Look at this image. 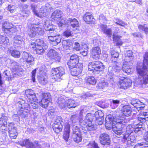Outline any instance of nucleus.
Wrapping results in <instances>:
<instances>
[{
    "label": "nucleus",
    "mask_w": 148,
    "mask_h": 148,
    "mask_svg": "<svg viewBox=\"0 0 148 148\" xmlns=\"http://www.w3.org/2000/svg\"><path fill=\"white\" fill-rule=\"evenodd\" d=\"M111 116V115H108L106 118L105 125L106 129L108 130H110L112 128L113 129V127L114 126V122L115 123L116 121V120H113Z\"/></svg>",
    "instance_id": "18"
},
{
    "label": "nucleus",
    "mask_w": 148,
    "mask_h": 148,
    "mask_svg": "<svg viewBox=\"0 0 148 148\" xmlns=\"http://www.w3.org/2000/svg\"><path fill=\"white\" fill-rule=\"evenodd\" d=\"M121 69V68L116 65H114L112 67L110 66L108 68V71L111 70V73L114 74V72H116L119 71Z\"/></svg>",
    "instance_id": "45"
},
{
    "label": "nucleus",
    "mask_w": 148,
    "mask_h": 148,
    "mask_svg": "<svg viewBox=\"0 0 148 148\" xmlns=\"http://www.w3.org/2000/svg\"><path fill=\"white\" fill-rule=\"evenodd\" d=\"M62 43L63 48L66 50L69 49L70 48V47L72 44V42L70 41L65 40H63L62 42Z\"/></svg>",
    "instance_id": "40"
},
{
    "label": "nucleus",
    "mask_w": 148,
    "mask_h": 148,
    "mask_svg": "<svg viewBox=\"0 0 148 148\" xmlns=\"http://www.w3.org/2000/svg\"><path fill=\"white\" fill-rule=\"evenodd\" d=\"M82 134H73L72 137L74 141L76 143L80 142L82 139Z\"/></svg>",
    "instance_id": "41"
},
{
    "label": "nucleus",
    "mask_w": 148,
    "mask_h": 148,
    "mask_svg": "<svg viewBox=\"0 0 148 148\" xmlns=\"http://www.w3.org/2000/svg\"><path fill=\"white\" fill-rule=\"evenodd\" d=\"M131 104L136 108H141L144 107L143 103L138 100L132 101L131 102Z\"/></svg>",
    "instance_id": "30"
},
{
    "label": "nucleus",
    "mask_w": 148,
    "mask_h": 148,
    "mask_svg": "<svg viewBox=\"0 0 148 148\" xmlns=\"http://www.w3.org/2000/svg\"><path fill=\"white\" fill-rule=\"evenodd\" d=\"M70 125L69 124H67L65 125L64 127V132H70Z\"/></svg>",
    "instance_id": "64"
},
{
    "label": "nucleus",
    "mask_w": 148,
    "mask_h": 148,
    "mask_svg": "<svg viewBox=\"0 0 148 148\" xmlns=\"http://www.w3.org/2000/svg\"><path fill=\"white\" fill-rule=\"evenodd\" d=\"M22 58L24 61L30 64L34 60L33 56L26 52L23 53Z\"/></svg>",
    "instance_id": "20"
},
{
    "label": "nucleus",
    "mask_w": 148,
    "mask_h": 148,
    "mask_svg": "<svg viewBox=\"0 0 148 148\" xmlns=\"http://www.w3.org/2000/svg\"><path fill=\"white\" fill-rule=\"evenodd\" d=\"M6 8L11 13H13L15 11V7L12 5H9Z\"/></svg>",
    "instance_id": "54"
},
{
    "label": "nucleus",
    "mask_w": 148,
    "mask_h": 148,
    "mask_svg": "<svg viewBox=\"0 0 148 148\" xmlns=\"http://www.w3.org/2000/svg\"><path fill=\"white\" fill-rule=\"evenodd\" d=\"M66 107L69 108H75L76 106H78V104L76 103L74 100L71 99H66Z\"/></svg>",
    "instance_id": "28"
},
{
    "label": "nucleus",
    "mask_w": 148,
    "mask_h": 148,
    "mask_svg": "<svg viewBox=\"0 0 148 148\" xmlns=\"http://www.w3.org/2000/svg\"><path fill=\"white\" fill-rule=\"evenodd\" d=\"M143 63H140L136 67V70L139 75L143 77V84L148 83V53H146L144 56Z\"/></svg>",
    "instance_id": "4"
},
{
    "label": "nucleus",
    "mask_w": 148,
    "mask_h": 148,
    "mask_svg": "<svg viewBox=\"0 0 148 148\" xmlns=\"http://www.w3.org/2000/svg\"><path fill=\"white\" fill-rule=\"evenodd\" d=\"M121 111L125 116H131L132 110L130 106L126 105L123 106L122 107Z\"/></svg>",
    "instance_id": "21"
},
{
    "label": "nucleus",
    "mask_w": 148,
    "mask_h": 148,
    "mask_svg": "<svg viewBox=\"0 0 148 148\" xmlns=\"http://www.w3.org/2000/svg\"><path fill=\"white\" fill-rule=\"evenodd\" d=\"M25 93L27 98V100H29L36 97V95L34 94V91L32 90H27L25 91Z\"/></svg>",
    "instance_id": "33"
},
{
    "label": "nucleus",
    "mask_w": 148,
    "mask_h": 148,
    "mask_svg": "<svg viewBox=\"0 0 148 148\" xmlns=\"http://www.w3.org/2000/svg\"><path fill=\"white\" fill-rule=\"evenodd\" d=\"M17 31V29L16 27L15 26H13L12 27H11L10 28L9 30H8V33H6L7 34H10L11 33H15Z\"/></svg>",
    "instance_id": "55"
},
{
    "label": "nucleus",
    "mask_w": 148,
    "mask_h": 148,
    "mask_svg": "<svg viewBox=\"0 0 148 148\" xmlns=\"http://www.w3.org/2000/svg\"><path fill=\"white\" fill-rule=\"evenodd\" d=\"M19 144L22 147H25L27 148H40L41 145L37 141H35L34 144L29 139L22 140L18 142Z\"/></svg>",
    "instance_id": "12"
},
{
    "label": "nucleus",
    "mask_w": 148,
    "mask_h": 148,
    "mask_svg": "<svg viewBox=\"0 0 148 148\" xmlns=\"http://www.w3.org/2000/svg\"><path fill=\"white\" fill-rule=\"evenodd\" d=\"M9 39L5 36L0 35V47L5 48L9 45Z\"/></svg>",
    "instance_id": "22"
},
{
    "label": "nucleus",
    "mask_w": 148,
    "mask_h": 148,
    "mask_svg": "<svg viewBox=\"0 0 148 148\" xmlns=\"http://www.w3.org/2000/svg\"><path fill=\"white\" fill-rule=\"evenodd\" d=\"M47 46L45 45V47H42L41 46L38 47H32V48L34 50H36L37 53L39 54H42L44 51V49L47 48Z\"/></svg>",
    "instance_id": "38"
},
{
    "label": "nucleus",
    "mask_w": 148,
    "mask_h": 148,
    "mask_svg": "<svg viewBox=\"0 0 148 148\" xmlns=\"http://www.w3.org/2000/svg\"><path fill=\"white\" fill-rule=\"evenodd\" d=\"M63 36L66 37H68L71 36V31L70 30H66L63 33Z\"/></svg>",
    "instance_id": "63"
},
{
    "label": "nucleus",
    "mask_w": 148,
    "mask_h": 148,
    "mask_svg": "<svg viewBox=\"0 0 148 148\" xmlns=\"http://www.w3.org/2000/svg\"><path fill=\"white\" fill-rule=\"evenodd\" d=\"M120 103V101L119 100H113L111 101L110 106L112 109L116 108L118 106Z\"/></svg>",
    "instance_id": "49"
},
{
    "label": "nucleus",
    "mask_w": 148,
    "mask_h": 148,
    "mask_svg": "<svg viewBox=\"0 0 148 148\" xmlns=\"http://www.w3.org/2000/svg\"><path fill=\"white\" fill-rule=\"evenodd\" d=\"M13 25L11 23L7 21L5 22L3 24L2 28L5 33H8V30L10 28L12 27Z\"/></svg>",
    "instance_id": "36"
},
{
    "label": "nucleus",
    "mask_w": 148,
    "mask_h": 148,
    "mask_svg": "<svg viewBox=\"0 0 148 148\" xmlns=\"http://www.w3.org/2000/svg\"><path fill=\"white\" fill-rule=\"evenodd\" d=\"M100 140L101 143L104 145H109L110 143V140L109 135L106 133L101 134L100 136Z\"/></svg>",
    "instance_id": "19"
},
{
    "label": "nucleus",
    "mask_w": 148,
    "mask_h": 148,
    "mask_svg": "<svg viewBox=\"0 0 148 148\" xmlns=\"http://www.w3.org/2000/svg\"><path fill=\"white\" fill-rule=\"evenodd\" d=\"M43 24L45 29L46 31H49V33H53L55 31V28L53 27V26L50 25L47 20L44 21Z\"/></svg>",
    "instance_id": "26"
},
{
    "label": "nucleus",
    "mask_w": 148,
    "mask_h": 148,
    "mask_svg": "<svg viewBox=\"0 0 148 148\" xmlns=\"http://www.w3.org/2000/svg\"><path fill=\"white\" fill-rule=\"evenodd\" d=\"M108 36L110 37L112 35V30L110 28L107 29L103 32Z\"/></svg>",
    "instance_id": "59"
},
{
    "label": "nucleus",
    "mask_w": 148,
    "mask_h": 148,
    "mask_svg": "<svg viewBox=\"0 0 148 148\" xmlns=\"http://www.w3.org/2000/svg\"><path fill=\"white\" fill-rule=\"evenodd\" d=\"M103 113L100 110L96 111L93 115L90 113H88L84 120L80 118L79 124L83 127L86 128L89 131H93L95 128L92 124L93 121L103 118Z\"/></svg>",
    "instance_id": "2"
},
{
    "label": "nucleus",
    "mask_w": 148,
    "mask_h": 148,
    "mask_svg": "<svg viewBox=\"0 0 148 148\" xmlns=\"http://www.w3.org/2000/svg\"><path fill=\"white\" fill-rule=\"evenodd\" d=\"M101 50L98 46L92 48L90 51V53L92 58L94 59L97 60L99 58L100 55L101 53Z\"/></svg>",
    "instance_id": "15"
},
{
    "label": "nucleus",
    "mask_w": 148,
    "mask_h": 148,
    "mask_svg": "<svg viewBox=\"0 0 148 148\" xmlns=\"http://www.w3.org/2000/svg\"><path fill=\"white\" fill-rule=\"evenodd\" d=\"M15 68V71L13 72V73L14 75H16L18 76H20L23 74L22 69H21L20 70H19L17 68Z\"/></svg>",
    "instance_id": "58"
},
{
    "label": "nucleus",
    "mask_w": 148,
    "mask_h": 148,
    "mask_svg": "<svg viewBox=\"0 0 148 148\" xmlns=\"http://www.w3.org/2000/svg\"><path fill=\"white\" fill-rule=\"evenodd\" d=\"M138 27L140 31H143L145 34H148V27L145 24L143 25H139Z\"/></svg>",
    "instance_id": "44"
},
{
    "label": "nucleus",
    "mask_w": 148,
    "mask_h": 148,
    "mask_svg": "<svg viewBox=\"0 0 148 148\" xmlns=\"http://www.w3.org/2000/svg\"><path fill=\"white\" fill-rule=\"evenodd\" d=\"M56 52H57L55 50L51 49L47 53V56L51 60L55 54H56Z\"/></svg>",
    "instance_id": "48"
},
{
    "label": "nucleus",
    "mask_w": 148,
    "mask_h": 148,
    "mask_svg": "<svg viewBox=\"0 0 148 148\" xmlns=\"http://www.w3.org/2000/svg\"><path fill=\"white\" fill-rule=\"evenodd\" d=\"M18 106L17 113L21 119H24L27 117L29 111L30 110L29 104L25 103V100L20 99L17 103Z\"/></svg>",
    "instance_id": "7"
},
{
    "label": "nucleus",
    "mask_w": 148,
    "mask_h": 148,
    "mask_svg": "<svg viewBox=\"0 0 148 148\" xmlns=\"http://www.w3.org/2000/svg\"><path fill=\"white\" fill-rule=\"evenodd\" d=\"M66 99L62 97H59L57 100V103L60 108L64 109L66 108Z\"/></svg>",
    "instance_id": "29"
},
{
    "label": "nucleus",
    "mask_w": 148,
    "mask_h": 148,
    "mask_svg": "<svg viewBox=\"0 0 148 148\" xmlns=\"http://www.w3.org/2000/svg\"><path fill=\"white\" fill-rule=\"evenodd\" d=\"M87 147L88 148H100L98 144L95 141L90 142L89 144L87 145Z\"/></svg>",
    "instance_id": "50"
},
{
    "label": "nucleus",
    "mask_w": 148,
    "mask_h": 148,
    "mask_svg": "<svg viewBox=\"0 0 148 148\" xmlns=\"http://www.w3.org/2000/svg\"><path fill=\"white\" fill-rule=\"evenodd\" d=\"M8 132L9 136L11 138L15 139L17 135L16 128L12 123H10L8 125Z\"/></svg>",
    "instance_id": "16"
},
{
    "label": "nucleus",
    "mask_w": 148,
    "mask_h": 148,
    "mask_svg": "<svg viewBox=\"0 0 148 148\" xmlns=\"http://www.w3.org/2000/svg\"><path fill=\"white\" fill-rule=\"evenodd\" d=\"M119 86L121 89H126L132 85V81L129 78L122 77L119 78Z\"/></svg>",
    "instance_id": "13"
},
{
    "label": "nucleus",
    "mask_w": 148,
    "mask_h": 148,
    "mask_svg": "<svg viewBox=\"0 0 148 148\" xmlns=\"http://www.w3.org/2000/svg\"><path fill=\"white\" fill-rule=\"evenodd\" d=\"M88 46L87 45L85 44L82 46V50L80 52V53L84 56H86L88 53Z\"/></svg>",
    "instance_id": "46"
},
{
    "label": "nucleus",
    "mask_w": 148,
    "mask_h": 148,
    "mask_svg": "<svg viewBox=\"0 0 148 148\" xmlns=\"http://www.w3.org/2000/svg\"><path fill=\"white\" fill-rule=\"evenodd\" d=\"M67 21V23H70L71 26L73 28L77 27L79 26V22L77 19L75 18L73 19L69 18L68 19Z\"/></svg>",
    "instance_id": "31"
},
{
    "label": "nucleus",
    "mask_w": 148,
    "mask_h": 148,
    "mask_svg": "<svg viewBox=\"0 0 148 148\" xmlns=\"http://www.w3.org/2000/svg\"><path fill=\"white\" fill-rule=\"evenodd\" d=\"M108 85L107 83L105 82H99L97 85L96 86L97 89H100L103 88L106 86H108Z\"/></svg>",
    "instance_id": "51"
},
{
    "label": "nucleus",
    "mask_w": 148,
    "mask_h": 148,
    "mask_svg": "<svg viewBox=\"0 0 148 148\" xmlns=\"http://www.w3.org/2000/svg\"><path fill=\"white\" fill-rule=\"evenodd\" d=\"M51 72V75L53 77L52 79L57 82H60L61 80V76L65 74L64 70L61 66L53 68Z\"/></svg>",
    "instance_id": "11"
},
{
    "label": "nucleus",
    "mask_w": 148,
    "mask_h": 148,
    "mask_svg": "<svg viewBox=\"0 0 148 148\" xmlns=\"http://www.w3.org/2000/svg\"><path fill=\"white\" fill-rule=\"evenodd\" d=\"M86 82L88 84L94 85L96 82V79L92 76H88L85 79Z\"/></svg>",
    "instance_id": "37"
},
{
    "label": "nucleus",
    "mask_w": 148,
    "mask_h": 148,
    "mask_svg": "<svg viewBox=\"0 0 148 148\" xmlns=\"http://www.w3.org/2000/svg\"><path fill=\"white\" fill-rule=\"evenodd\" d=\"M7 52L11 53V56L14 58H19L20 56L19 51L15 49L12 50L11 49L8 48Z\"/></svg>",
    "instance_id": "35"
},
{
    "label": "nucleus",
    "mask_w": 148,
    "mask_h": 148,
    "mask_svg": "<svg viewBox=\"0 0 148 148\" xmlns=\"http://www.w3.org/2000/svg\"><path fill=\"white\" fill-rule=\"evenodd\" d=\"M13 43L15 46H17V48L19 49L20 48V45L24 43V39L23 36L19 35H16L13 38Z\"/></svg>",
    "instance_id": "17"
},
{
    "label": "nucleus",
    "mask_w": 148,
    "mask_h": 148,
    "mask_svg": "<svg viewBox=\"0 0 148 148\" xmlns=\"http://www.w3.org/2000/svg\"><path fill=\"white\" fill-rule=\"evenodd\" d=\"M136 120L140 122H142L143 124V122H145L146 121H148V117L145 118L139 117L136 119Z\"/></svg>",
    "instance_id": "62"
},
{
    "label": "nucleus",
    "mask_w": 148,
    "mask_h": 148,
    "mask_svg": "<svg viewBox=\"0 0 148 148\" xmlns=\"http://www.w3.org/2000/svg\"><path fill=\"white\" fill-rule=\"evenodd\" d=\"M38 78L39 82L42 84L45 85L47 82V76L45 75H40Z\"/></svg>",
    "instance_id": "39"
},
{
    "label": "nucleus",
    "mask_w": 148,
    "mask_h": 148,
    "mask_svg": "<svg viewBox=\"0 0 148 148\" xmlns=\"http://www.w3.org/2000/svg\"><path fill=\"white\" fill-rule=\"evenodd\" d=\"M121 36L114 34L113 35V41L115 43L121 39Z\"/></svg>",
    "instance_id": "57"
},
{
    "label": "nucleus",
    "mask_w": 148,
    "mask_h": 148,
    "mask_svg": "<svg viewBox=\"0 0 148 148\" xmlns=\"http://www.w3.org/2000/svg\"><path fill=\"white\" fill-rule=\"evenodd\" d=\"M12 118L13 120L15 121L18 122L20 121V117L18 114H13L12 116Z\"/></svg>",
    "instance_id": "61"
},
{
    "label": "nucleus",
    "mask_w": 148,
    "mask_h": 148,
    "mask_svg": "<svg viewBox=\"0 0 148 148\" xmlns=\"http://www.w3.org/2000/svg\"><path fill=\"white\" fill-rule=\"evenodd\" d=\"M115 23L117 25H119L122 26H124V25H127V23L123 22L121 19L118 18H115Z\"/></svg>",
    "instance_id": "53"
},
{
    "label": "nucleus",
    "mask_w": 148,
    "mask_h": 148,
    "mask_svg": "<svg viewBox=\"0 0 148 148\" xmlns=\"http://www.w3.org/2000/svg\"><path fill=\"white\" fill-rule=\"evenodd\" d=\"M44 34L43 29L40 25L32 24L28 31V34L31 37L36 36H41Z\"/></svg>",
    "instance_id": "9"
},
{
    "label": "nucleus",
    "mask_w": 148,
    "mask_h": 148,
    "mask_svg": "<svg viewBox=\"0 0 148 148\" xmlns=\"http://www.w3.org/2000/svg\"><path fill=\"white\" fill-rule=\"evenodd\" d=\"M49 40L51 41V43L54 46L58 45L61 42V38L58 36H49L48 37Z\"/></svg>",
    "instance_id": "23"
},
{
    "label": "nucleus",
    "mask_w": 148,
    "mask_h": 148,
    "mask_svg": "<svg viewBox=\"0 0 148 148\" xmlns=\"http://www.w3.org/2000/svg\"><path fill=\"white\" fill-rule=\"evenodd\" d=\"M8 119L7 117L4 115H3L0 119V126L4 130L6 128Z\"/></svg>",
    "instance_id": "27"
},
{
    "label": "nucleus",
    "mask_w": 148,
    "mask_h": 148,
    "mask_svg": "<svg viewBox=\"0 0 148 148\" xmlns=\"http://www.w3.org/2000/svg\"><path fill=\"white\" fill-rule=\"evenodd\" d=\"M135 148H148V144L146 143L142 142L140 143L136 144L134 146Z\"/></svg>",
    "instance_id": "47"
},
{
    "label": "nucleus",
    "mask_w": 148,
    "mask_h": 148,
    "mask_svg": "<svg viewBox=\"0 0 148 148\" xmlns=\"http://www.w3.org/2000/svg\"><path fill=\"white\" fill-rule=\"evenodd\" d=\"M79 58L76 54H74L70 56V60L67 64L71 70V74L73 76H77L80 74L83 69V64L79 63Z\"/></svg>",
    "instance_id": "3"
},
{
    "label": "nucleus",
    "mask_w": 148,
    "mask_h": 148,
    "mask_svg": "<svg viewBox=\"0 0 148 148\" xmlns=\"http://www.w3.org/2000/svg\"><path fill=\"white\" fill-rule=\"evenodd\" d=\"M62 14V12L61 11L59 10H56L53 13L51 17L55 20L56 18H61Z\"/></svg>",
    "instance_id": "32"
},
{
    "label": "nucleus",
    "mask_w": 148,
    "mask_h": 148,
    "mask_svg": "<svg viewBox=\"0 0 148 148\" xmlns=\"http://www.w3.org/2000/svg\"><path fill=\"white\" fill-rule=\"evenodd\" d=\"M83 129L81 127H79L77 126H73L72 127L73 134H82Z\"/></svg>",
    "instance_id": "42"
},
{
    "label": "nucleus",
    "mask_w": 148,
    "mask_h": 148,
    "mask_svg": "<svg viewBox=\"0 0 148 148\" xmlns=\"http://www.w3.org/2000/svg\"><path fill=\"white\" fill-rule=\"evenodd\" d=\"M132 55V52L130 50L127 51L125 54V60L123 62L122 69L123 71L128 74H130L133 72V69L129 66L131 62H132L134 59Z\"/></svg>",
    "instance_id": "8"
},
{
    "label": "nucleus",
    "mask_w": 148,
    "mask_h": 148,
    "mask_svg": "<svg viewBox=\"0 0 148 148\" xmlns=\"http://www.w3.org/2000/svg\"><path fill=\"white\" fill-rule=\"evenodd\" d=\"M27 102L28 103H26L29 104L30 107V104L31 106L34 109L37 108L39 106V102L36 97L29 100H27Z\"/></svg>",
    "instance_id": "24"
},
{
    "label": "nucleus",
    "mask_w": 148,
    "mask_h": 148,
    "mask_svg": "<svg viewBox=\"0 0 148 148\" xmlns=\"http://www.w3.org/2000/svg\"><path fill=\"white\" fill-rule=\"evenodd\" d=\"M114 126L113 127L114 132L118 135H120L125 131L126 126L125 123L127 120L124 117L119 116L115 119Z\"/></svg>",
    "instance_id": "5"
},
{
    "label": "nucleus",
    "mask_w": 148,
    "mask_h": 148,
    "mask_svg": "<svg viewBox=\"0 0 148 148\" xmlns=\"http://www.w3.org/2000/svg\"><path fill=\"white\" fill-rule=\"evenodd\" d=\"M145 129L144 124L140 122L138 123L133 125H129L127 127L126 126V131L124 134L122 141L123 143L127 142V144L129 146L132 145V143L136 141V138L133 135H131V133L134 131L135 133L138 132L142 131Z\"/></svg>",
    "instance_id": "1"
},
{
    "label": "nucleus",
    "mask_w": 148,
    "mask_h": 148,
    "mask_svg": "<svg viewBox=\"0 0 148 148\" xmlns=\"http://www.w3.org/2000/svg\"><path fill=\"white\" fill-rule=\"evenodd\" d=\"M43 98L39 102L40 106L44 108H47L49 103L51 100V95L49 93H44L42 94Z\"/></svg>",
    "instance_id": "14"
},
{
    "label": "nucleus",
    "mask_w": 148,
    "mask_h": 148,
    "mask_svg": "<svg viewBox=\"0 0 148 148\" xmlns=\"http://www.w3.org/2000/svg\"><path fill=\"white\" fill-rule=\"evenodd\" d=\"M78 116L77 115H73L71 116V120L73 123H75L78 121Z\"/></svg>",
    "instance_id": "56"
},
{
    "label": "nucleus",
    "mask_w": 148,
    "mask_h": 148,
    "mask_svg": "<svg viewBox=\"0 0 148 148\" xmlns=\"http://www.w3.org/2000/svg\"><path fill=\"white\" fill-rule=\"evenodd\" d=\"M52 128L56 133H58L62 131V125L61 123H59V124L54 123L53 124Z\"/></svg>",
    "instance_id": "34"
},
{
    "label": "nucleus",
    "mask_w": 148,
    "mask_h": 148,
    "mask_svg": "<svg viewBox=\"0 0 148 148\" xmlns=\"http://www.w3.org/2000/svg\"><path fill=\"white\" fill-rule=\"evenodd\" d=\"M63 123L62 117L60 116H59L56 117V121L54 123H56V124L61 123V124H62Z\"/></svg>",
    "instance_id": "60"
},
{
    "label": "nucleus",
    "mask_w": 148,
    "mask_h": 148,
    "mask_svg": "<svg viewBox=\"0 0 148 148\" xmlns=\"http://www.w3.org/2000/svg\"><path fill=\"white\" fill-rule=\"evenodd\" d=\"M88 68L89 71H92L93 73L96 74L103 71L105 69V66L101 62L96 61L89 63Z\"/></svg>",
    "instance_id": "10"
},
{
    "label": "nucleus",
    "mask_w": 148,
    "mask_h": 148,
    "mask_svg": "<svg viewBox=\"0 0 148 148\" xmlns=\"http://www.w3.org/2000/svg\"><path fill=\"white\" fill-rule=\"evenodd\" d=\"M35 44V47H39L41 46L42 47H45V45H46V44L42 40L39 39H37L36 40Z\"/></svg>",
    "instance_id": "43"
},
{
    "label": "nucleus",
    "mask_w": 148,
    "mask_h": 148,
    "mask_svg": "<svg viewBox=\"0 0 148 148\" xmlns=\"http://www.w3.org/2000/svg\"><path fill=\"white\" fill-rule=\"evenodd\" d=\"M83 19L85 21L88 23H92L95 20L91 14L90 12L86 13L83 16Z\"/></svg>",
    "instance_id": "25"
},
{
    "label": "nucleus",
    "mask_w": 148,
    "mask_h": 148,
    "mask_svg": "<svg viewBox=\"0 0 148 148\" xmlns=\"http://www.w3.org/2000/svg\"><path fill=\"white\" fill-rule=\"evenodd\" d=\"M31 7L34 14L40 18L46 16L53 10L52 6L49 3L46 4L45 5L42 6L39 12L37 11V6L35 5L32 4Z\"/></svg>",
    "instance_id": "6"
},
{
    "label": "nucleus",
    "mask_w": 148,
    "mask_h": 148,
    "mask_svg": "<svg viewBox=\"0 0 148 148\" xmlns=\"http://www.w3.org/2000/svg\"><path fill=\"white\" fill-rule=\"evenodd\" d=\"M61 57L59 54L57 52L51 59L52 60L55 61L56 62H59L60 61Z\"/></svg>",
    "instance_id": "52"
}]
</instances>
